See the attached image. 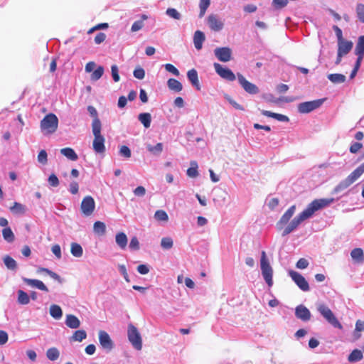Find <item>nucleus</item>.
Masks as SVG:
<instances>
[{"instance_id":"obj_50","label":"nucleus","mask_w":364,"mask_h":364,"mask_svg":"<svg viewBox=\"0 0 364 364\" xmlns=\"http://www.w3.org/2000/svg\"><path fill=\"white\" fill-rule=\"evenodd\" d=\"M38 161L45 165L48 162V154L47 152L45 150H41L38 155Z\"/></svg>"},{"instance_id":"obj_23","label":"nucleus","mask_w":364,"mask_h":364,"mask_svg":"<svg viewBox=\"0 0 364 364\" xmlns=\"http://www.w3.org/2000/svg\"><path fill=\"white\" fill-rule=\"evenodd\" d=\"M261 113L264 116L274 118L279 122H288L289 121V119L287 116L282 114L274 113L267 110H262Z\"/></svg>"},{"instance_id":"obj_51","label":"nucleus","mask_w":364,"mask_h":364,"mask_svg":"<svg viewBox=\"0 0 364 364\" xmlns=\"http://www.w3.org/2000/svg\"><path fill=\"white\" fill-rule=\"evenodd\" d=\"M48 182L52 187H57L59 186L60 181L55 174L52 173L49 176Z\"/></svg>"},{"instance_id":"obj_24","label":"nucleus","mask_w":364,"mask_h":364,"mask_svg":"<svg viewBox=\"0 0 364 364\" xmlns=\"http://www.w3.org/2000/svg\"><path fill=\"white\" fill-rule=\"evenodd\" d=\"M65 325L70 328H77L80 326L78 318L73 314L66 315Z\"/></svg>"},{"instance_id":"obj_5","label":"nucleus","mask_w":364,"mask_h":364,"mask_svg":"<svg viewBox=\"0 0 364 364\" xmlns=\"http://www.w3.org/2000/svg\"><path fill=\"white\" fill-rule=\"evenodd\" d=\"M321 315L334 328L342 329L343 326L332 311L325 304H320L317 307Z\"/></svg>"},{"instance_id":"obj_13","label":"nucleus","mask_w":364,"mask_h":364,"mask_svg":"<svg viewBox=\"0 0 364 364\" xmlns=\"http://www.w3.org/2000/svg\"><path fill=\"white\" fill-rule=\"evenodd\" d=\"M99 341L102 348L107 352H110L114 348V343L109 335L105 331H99Z\"/></svg>"},{"instance_id":"obj_10","label":"nucleus","mask_w":364,"mask_h":364,"mask_svg":"<svg viewBox=\"0 0 364 364\" xmlns=\"http://www.w3.org/2000/svg\"><path fill=\"white\" fill-rule=\"evenodd\" d=\"M213 66L216 73L222 78L228 81H234L236 79L235 75L230 69L225 68L218 63H215Z\"/></svg>"},{"instance_id":"obj_57","label":"nucleus","mask_w":364,"mask_h":364,"mask_svg":"<svg viewBox=\"0 0 364 364\" xmlns=\"http://www.w3.org/2000/svg\"><path fill=\"white\" fill-rule=\"evenodd\" d=\"M133 75L134 77L139 80H142L145 76V71L143 68H138L134 70Z\"/></svg>"},{"instance_id":"obj_37","label":"nucleus","mask_w":364,"mask_h":364,"mask_svg":"<svg viewBox=\"0 0 364 364\" xmlns=\"http://www.w3.org/2000/svg\"><path fill=\"white\" fill-rule=\"evenodd\" d=\"M191 167L186 171L187 175L191 178H196L198 176V163L196 161H191Z\"/></svg>"},{"instance_id":"obj_18","label":"nucleus","mask_w":364,"mask_h":364,"mask_svg":"<svg viewBox=\"0 0 364 364\" xmlns=\"http://www.w3.org/2000/svg\"><path fill=\"white\" fill-rule=\"evenodd\" d=\"M353 46L352 41L345 39L338 42V52L339 53V55H347L353 48Z\"/></svg>"},{"instance_id":"obj_30","label":"nucleus","mask_w":364,"mask_h":364,"mask_svg":"<svg viewBox=\"0 0 364 364\" xmlns=\"http://www.w3.org/2000/svg\"><path fill=\"white\" fill-rule=\"evenodd\" d=\"M60 153L70 161H76L78 159L77 154L72 148H63L60 149Z\"/></svg>"},{"instance_id":"obj_60","label":"nucleus","mask_w":364,"mask_h":364,"mask_svg":"<svg viewBox=\"0 0 364 364\" xmlns=\"http://www.w3.org/2000/svg\"><path fill=\"white\" fill-rule=\"evenodd\" d=\"M144 26V22L142 20L136 21L132 26L131 31L136 32L139 31Z\"/></svg>"},{"instance_id":"obj_64","label":"nucleus","mask_w":364,"mask_h":364,"mask_svg":"<svg viewBox=\"0 0 364 364\" xmlns=\"http://www.w3.org/2000/svg\"><path fill=\"white\" fill-rule=\"evenodd\" d=\"M279 205V199L277 198H270L268 201L267 205L271 209H274Z\"/></svg>"},{"instance_id":"obj_44","label":"nucleus","mask_w":364,"mask_h":364,"mask_svg":"<svg viewBox=\"0 0 364 364\" xmlns=\"http://www.w3.org/2000/svg\"><path fill=\"white\" fill-rule=\"evenodd\" d=\"M210 0H200L199 7L200 14L199 17L201 18L204 16L207 9L210 6Z\"/></svg>"},{"instance_id":"obj_19","label":"nucleus","mask_w":364,"mask_h":364,"mask_svg":"<svg viewBox=\"0 0 364 364\" xmlns=\"http://www.w3.org/2000/svg\"><path fill=\"white\" fill-rule=\"evenodd\" d=\"M23 281L26 284H28L32 287H36L41 291L48 292V287L43 284V282H41L38 279H28V278L23 277Z\"/></svg>"},{"instance_id":"obj_39","label":"nucleus","mask_w":364,"mask_h":364,"mask_svg":"<svg viewBox=\"0 0 364 364\" xmlns=\"http://www.w3.org/2000/svg\"><path fill=\"white\" fill-rule=\"evenodd\" d=\"M355 53L357 55L364 56V36H361L358 38L355 49Z\"/></svg>"},{"instance_id":"obj_25","label":"nucleus","mask_w":364,"mask_h":364,"mask_svg":"<svg viewBox=\"0 0 364 364\" xmlns=\"http://www.w3.org/2000/svg\"><path fill=\"white\" fill-rule=\"evenodd\" d=\"M146 148L149 152L152 155L159 156L163 151L164 144L161 142L157 143L156 145L146 144Z\"/></svg>"},{"instance_id":"obj_28","label":"nucleus","mask_w":364,"mask_h":364,"mask_svg":"<svg viewBox=\"0 0 364 364\" xmlns=\"http://www.w3.org/2000/svg\"><path fill=\"white\" fill-rule=\"evenodd\" d=\"M139 121L145 128H149L151 122V116L148 112L140 113L138 116Z\"/></svg>"},{"instance_id":"obj_38","label":"nucleus","mask_w":364,"mask_h":364,"mask_svg":"<svg viewBox=\"0 0 364 364\" xmlns=\"http://www.w3.org/2000/svg\"><path fill=\"white\" fill-rule=\"evenodd\" d=\"M4 262L7 269L10 270H16L17 269V262L9 255L4 257Z\"/></svg>"},{"instance_id":"obj_14","label":"nucleus","mask_w":364,"mask_h":364,"mask_svg":"<svg viewBox=\"0 0 364 364\" xmlns=\"http://www.w3.org/2000/svg\"><path fill=\"white\" fill-rule=\"evenodd\" d=\"M232 50L229 47H218L214 50V55L221 62H228L232 59Z\"/></svg>"},{"instance_id":"obj_47","label":"nucleus","mask_w":364,"mask_h":364,"mask_svg":"<svg viewBox=\"0 0 364 364\" xmlns=\"http://www.w3.org/2000/svg\"><path fill=\"white\" fill-rule=\"evenodd\" d=\"M173 242L171 237H163L161 242V246L165 250H169L173 247Z\"/></svg>"},{"instance_id":"obj_59","label":"nucleus","mask_w":364,"mask_h":364,"mask_svg":"<svg viewBox=\"0 0 364 364\" xmlns=\"http://www.w3.org/2000/svg\"><path fill=\"white\" fill-rule=\"evenodd\" d=\"M309 266V262L305 258H301L299 259L296 264V267L298 268V269H306L307 267Z\"/></svg>"},{"instance_id":"obj_16","label":"nucleus","mask_w":364,"mask_h":364,"mask_svg":"<svg viewBox=\"0 0 364 364\" xmlns=\"http://www.w3.org/2000/svg\"><path fill=\"white\" fill-rule=\"evenodd\" d=\"M207 23L210 28L213 31L218 32L224 27L223 22L217 15L215 14L209 15L207 19Z\"/></svg>"},{"instance_id":"obj_56","label":"nucleus","mask_w":364,"mask_h":364,"mask_svg":"<svg viewBox=\"0 0 364 364\" xmlns=\"http://www.w3.org/2000/svg\"><path fill=\"white\" fill-rule=\"evenodd\" d=\"M119 154L125 158L131 157L132 153L130 149L127 146H122L119 149Z\"/></svg>"},{"instance_id":"obj_11","label":"nucleus","mask_w":364,"mask_h":364,"mask_svg":"<svg viewBox=\"0 0 364 364\" xmlns=\"http://www.w3.org/2000/svg\"><path fill=\"white\" fill-rule=\"evenodd\" d=\"M95 208V202L90 196H85L81 203L80 209L83 215L90 216L92 214Z\"/></svg>"},{"instance_id":"obj_2","label":"nucleus","mask_w":364,"mask_h":364,"mask_svg":"<svg viewBox=\"0 0 364 364\" xmlns=\"http://www.w3.org/2000/svg\"><path fill=\"white\" fill-rule=\"evenodd\" d=\"M92 134L94 140L92 142V148L97 154H104L106 151L105 142V139L101 134L102 124L100 119H93L92 123Z\"/></svg>"},{"instance_id":"obj_52","label":"nucleus","mask_w":364,"mask_h":364,"mask_svg":"<svg viewBox=\"0 0 364 364\" xmlns=\"http://www.w3.org/2000/svg\"><path fill=\"white\" fill-rule=\"evenodd\" d=\"M112 77L114 82H119L120 77L119 75V68L117 65H112L111 67Z\"/></svg>"},{"instance_id":"obj_8","label":"nucleus","mask_w":364,"mask_h":364,"mask_svg":"<svg viewBox=\"0 0 364 364\" xmlns=\"http://www.w3.org/2000/svg\"><path fill=\"white\" fill-rule=\"evenodd\" d=\"M326 98H322L312 101L301 102L298 105V112L301 114L309 113L319 108L323 104Z\"/></svg>"},{"instance_id":"obj_42","label":"nucleus","mask_w":364,"mask_h":364,"mask_svg":"<svg viewBox=\"0 0 364 364\" xmlns=\"http://www.w3.org/2000/svg\"><path fill=\"white\" fill-rule=\"evenodd\" d=\"M47 358L52 360H56L60 356V352L56 348H50L46 352Z\"/></svg>"},{"instance_id":"obj_61","label":"nucleus","mask_w":364,"mask_h":364,"mask_svg":"<svg viewBox=\"0 0 364 364\" xmlns=\"http://www.w3.org/2000/svg\"><path fill=\"white\" fill-rule=\"evenodd\" d=\"M51 251L58 259H60L62 257L61 250L59 245L56 244L53 245Z\"/></svg>"},{"instance_id":"obj_33","label":"nucleus","mask_w":364,"mask_h":364,"mask_svg":"<svg viewBox=\"0 0 364 364\" xmlns=\"http://www.w3.org/2000/svg\"><path fill=\"white\" fill-rule=\"evenodd\" d=\"M18 299L17 301L19 304L26 305L30 302L29 295L23 290H18L17 291Z\"/></svg>"},{"instance_id":"obj_63","label":"nucleus","mask_w":364,"mask_h":364,"mask_svg":"<svg viewBox=\"0 0 364 364\" xmlns=\"http://www.w3.org/2000/svg\"><path fill=\"white\" fill-rule=\"evenodd\" d=\"M79 186L76 181H73L70 184L69 191L72 194H77L78 193Z\"/></svg>"},{"instance_id":"obj_22","label":"nucleus","mask_w":364,"mask_h":364,"mask_svg":"<svg viewBox=\"0 0 364 364\" xmlns=\"http://www.w3.org/2000/svg\"><path fill=\"white\" fill-rule=\"evenodd\" d=\"M205 40V36L203 32L200 31H196L193 35V43L194 46L197 50H200L203 46V43Z\"/></svg>"},{"instance_id":"obj_35","label":"nucleus","mask_w":364,"mask_h":364,"mask_svg":"<svg viewBox=\"0 0 364 364\" xmlns=\"http://www.w3.org/2000/svg\"><path fill=\"white\" fill-rule=\"evenodd\" d=\"M363 353L358 349L353 350L348 355V360L350 363H355L363 359Z\"/></svg>"},{"instance_id":"obj_6","label":"nucleus","mask_w":364,"mask_h":364,"mask_svg":"<svg viewBox=\"0 0 364 364\" xmlns=\"http://www.w3.org/2000/svg\"><path fill=\"white\" fill-rule=\"evenodd\" d=\"M58 119L55 114L50 113L45 116L41 122V128L47 134L55 132L58 128Z\"/></svg>"},{"instance_id":"obj_15","label":"nucleus","mask_w":364,"mask_h":364,"mask_svg":"<svg viewBox=\"0 0 364 364\" xmlns=\"http://www.w3.org/2000/svg\"><path fill=\"white\" fill-rule=\"evenodd\" d=\"M296 211V205H293L289 207L287 210L282 215L279 220L277 223L278 230H282L284 225H287Z\"/></svg>"},{"instance_id":"obj_12","label":"nucleus","mask_w":364,"mask_h":364,"mask_svg":"<svg viewBox=\"0 0 364 364\" xmlns=\"http://www.w3.org/2000/svg\"><path fill=\"white\" fill-rule=\"evenodd\" d=\"M237 77L240 85L247 93L255 95L259 92V88L255 84L247 80L242 74L237 73Z\"/></svg>"},{"instance_id":"obj_20","label":"nucleus","mask_w":364,"mask_h":364,"mask_svg":"<svg viewBox=\"0 0 364 364\" xmlns=\"http://www.w3.org/2000/svg\"><path fill=\"white\" fill-rule=\"evenodd\" d=\"M187 77L191 85L196 87L197 90H200V85L198 80V72L195 69H191L187 73Z\"/></svg>"},{"instance_id":"obj_9","label":"nucleus","mask_w":364,"mask_h":364,"mask_svg":"<svg viewBox=\"0 0 364 364\" xmlns=\"http://www.w3.org/2000/svg\"><path fill=\"white\" fill-rule=\"evenodd\" d=\"M289 275L301 290L303 291H309L310 290L308 282L300 273L294 270H289Z\"/></svg>"},{"instance_id":"obj_31","label":"nucleus","mask_w":364,"mask_h":364,"mask_svg":"<svg viewBox=\"0 0 364 364\" xmlns=\"http://www.w3.org/2000/svg\"><path fill=\"white\" fill-rule=\"evenodd\" d=\"M93 231L99 236L104 235L106 232L105 224L101 221H96L93 225Z\"/></svg>"},{"instance_id":"obj_45","label":"nucleus","mask_w":364,"mask_h":364,"mask_svg":"<svg viewBox=\"0 0 364 364\" xmlns=\"http://www.w3.org/2000/svg\"><path fill=\"white\" fill-rule=\"evenodd\" d=\"M166 14L175 20H180L181 18V14L176 9L173 8L167 9L166 11Z\"/></svg>"},{"instance_id":"obj_3","label":"nucleus","mask_w":364,"mask_h":364,"mask_svg":"<svg viewBox=\"0 0 364 364\" xmlns=\"http://www.w3.org/2000/svg\"><path fill=\"white\" fill-rule=\"evenodd\" d=\"M364 173V162L356 168L350 175L341 181L333 190L332 194L338 193L352 185Z\"/></svg>"},{"instance_id":"obj_53","label":"nucleus","mask_w":364,"mask_h":364,"mask_svg":"<svg viewBox=\"0 0 364 364\" xmlns=\"http://www.w3.org/2000/svg\"><path fill=\"white\" fill-rule=\"evenodd\" d=\"M356 12L358 19L364 23V5L359 4L357 5Z\"/></svg>"},{"instance_id":"obj_4","label":"nucleus","mask_w":364,"mask_h":364,"mask_svg":"<svg viewBox=\"0 0 364 364\" xmlns=\"http://www.w3.org/2000/svg\"><path fill=\"white\" fill-rule=\"evenodd\" d=\"M260 268L264 281L269 287H272L273 284V269L267 258V255L264 251H262L261 252Z\"/></svg>"},{"instance_id":"obj_46","label":"nucleus","mask_w":364,"mask_h":364,"mask_svg":"<svg viewBox=\"0 0 364 364\" xmlns=\"http://www.w3.org/2000/svg\"><path fill=\"white\" fill-rule=\"evenodd\" d=\"M26 210V208L24 205L17 202H15L11 208V210L16 213H24Z\"/></svg>"},{"instance_id":"obj_29","label":"nucleus","mask_w":364,"mask_h":364,"mask_svg":"<svg viewBox=\"0 0 364 364\" xmlns=\"http://www.w3.org/2000/svg\"><path fill=\"white\" fill-rule=\"evenodd\" d=\"M50 314L55 319L59 320L63 316V311L60 306L52 304L50 306Z\"/></svg>"},{"instance_id":"obj_21","label":"nucleus","mask_w":364,"mask_h":364,"mask_svg":"<svg viewBox=\"0 0 364 364\" xmlns=\"http://www.w3.org/2000/svg\"><path fill=\"white\" fill-rule=\"evenodd\" d=\"M350 257L354 262L363 264L364 262V252L362 248H354L350 252Z\"/></svg>"},{"instance_id":"obj_41","label":"nucleus","mask_w":364,"mask_h":364,"mask_svg":"<svg viewBox=\"0 0 364 364\" xmlns=\"http://www.w3.org/2000/svg\"><path fill=\"white\" fill-rule=\"evenodd\" d=\"M4 239L8 242H12L15 240V236L10 228H5L2 230Z\"/></svg>"},{"instance_id":"obj_34","label":"nucleus","mask_w":364,"mask_h":364,"mask_svg":"<svg viewBox=\"0 0 364 364\" xmlns=\"http://www.w3.org/2000/svg\"><path fill=\"white\" fill-rule=\"evenodd\" d=\"M70 252L75 257H80L83 254V250L81 245L76 242H72L70 245Z\"/></svg>"},{"instance_id":"obj_54","label":"nucleus","mask_w":364,"mask_h":364,"mask_svg":"<svg viewBox=\"0 0 364 364\" xmlns=\"http://www.w3.org/2000/svg\"><path fill=\"white\" fill-rule=\"evenodd\" d=\"M164 68L166 71L172 73L175 76H178L180 75L178 70L172 64H170V63L165 64Z\"/></svg>"},{"instance_id":"obj_26","label":"nucleus","mask_w":364,"mask_h":364,"mask_svg":"<svg viewBox=\"0 0 364 364\" xmlns=\"http://www.w3.org/2000/svg\"><path fill=\"white\" fill-rule=\"evenodd\" d=\"M115 242L120 249L124 250L127 245L128 238L125 233L118 232L115 235Z\"/></svg>"},{"instance_id":"obj_49","label":"nucleus","mask_w":364,"mask_h":364,"mask_svg":"<svg viewBox=\"0 0 364 364\" xmlns=\"http://www.w3.org/2000/svg\"><path fill=\"white\" fill-rule=\"evenodd\" d=\"M129 247L132 251H137L139 250V248H140L139 242L136 237H132L130 242H129Z\"/></svg>"},{"instance_id":"obj_36","label":"nucleus","mask_w":364,"mask_h":364,"mask_svg":"<svg viewBox=\"0 0 364 364\" xmlns=\"http://www.w3.org/2000/svg\"><path fill=\"white\" fill-rule=\"evenodd\" d=\"M87 337V333L85 330H77L75 331L73 335L70 337V341H78L81 342L82 340L85 339Z\"/></svg>"},{"instance_id":"obj_62","label":"nucleus","mask_w":364,"mask_h":364,"mask_svg":"<svg viewBox=\"0 0 364 364\" xmlns=\"http://www.w3.org/2000/svg\"><path fill=\"white\" fill-rule=\"evenodd\" d=\"M134 193L136 196L142 197L146 193V189L144 186H138L134 190Z\"/></svg>"},{"instance_id":"obj_40","label":"nucleus","mask_w":364,"mask_h":364,"mask_svg":"<svg viewBox=\"0 0 364 364\" xmlns=\"http://www.w3.org/2000/svg\"><path fill=\"white\" fill-rule=\"evenodd\" d=\"M38 272H46L51 278H53V279L56 280L60 284L63 283V279H62L57 273L50 270L49 269L44 268V267H41V268H39Z\"/></svg>"},{"instance_id":"obj_27","label":"nucleus","mask_w":364,"mask_h":364,"mask_svg":"<svg viewBox=\"0 0 364 364\" xmlns=\"http://www.w3.org/2000/svg\"><path fill=\"white\" fill-rule=\"evenodd\" d=\"M167 86L170 90L175 92H179L183 89L181 82L174 78H170L167 81Z\"/></svg>"},{"instance_id":"obj_55","label":"nucleus","mask_w":364,"mask_h":364,"mask_svg":"<svg viewBox=\"0 0 364 364\" xmlns=\"http://www.w3.org/2000/svg\"><path fill=\"white\" fill-rule=\"evenodd\" d=\"M288 4V0H273L272 5L277 9H280L285 7Z\"/></svg>"},{"instance_id":"obj_58","label":"nucleus","mask_w":364,"mask_h":364,"mask_svg":"<svg viewBox=\"0 0 364 364\" xmlns=\"http://www.w3.org/2000/svg\"><path fill=\"white\" fill-rule=\"evenodd\" d=\"M118 269L119 272L122 274L124 279L126 280V282H129V277L127 272V268L124 264H119Z\"/></svg>"},{"instance_id":"obj_17","label":"nucleus","mask_w":364,"mask_h":364,"mask_svg":"<svg viewBox=\"0 0 364 364\" xmlns=\"http://www.w3.org/2000/svg\"><path fill=\"white\" fill-rule=\"evenodd\" d=\"M295 316L303 321H308L310 320L311 314L305 306L300 304L295 309Z\"/></svg>"},{"instance_id":"obj_48","label":"nucleus","mask_w":364,"mask_h":364,"mask_svg":"<svg viewBox=\"0 0 364 364\" xmlns=\"http://www.w3.org/2000/svg\"><path fill=\"white\" fill-rule=\"evenodd\" d=\"M154 218L159 221H166L168 219L167 213L162 210H159L155 212Z\"/></svg>"},{"instance_id":"obj_43","label":"nucleus","mask_w":364,"mask_h":364,"mask_svg":"<svg viewBox=\"0 0 364 364\" xmlns=\"http://www.w3.org/2000/svg\"><path fill=\"white\" fill-rule=\"evenodd\" d=\"M104 73V68L102 66H98L91 74L90 79L92 81H97L102 76Z\"/></svg>"},{"instance_id":"obj_32","label":"nucleus","mask_w":364,"mask_h":364,"mask_svg":"<svg viewBox=\"0 0 364 364\" xmlns=\"http://www.w3.org/2000/svg\"><path fill=\"white\" fill-rule=\"evenodd\" d=\"M327 77L331 82L334 84L343 83L346 80V77L344 75L339 73L329 74L328 75Z\"/></svg>"},{"instance_id":"obj_1","label":"nucleus","mask_w":364,"mask_h":364,"mask_svg":"<svg viewBox=\"0 0 364 364\" xmlns=\"http://www.w3.org/2000/svg\"><path fill=\"white\" fill-rule=\"evenodd\" d=\"M334 201L333 198L316 199L310 203L307 207L297 216H296L284 229L282 235L283 237L288 235L294 232L300 225V224L306 219L310 218L314 213L327 205H329Z\"/></svg>"},{"instance_id":"obj_7","label":"nucleus","mask_w":364,"mask_h":364,"mask_svg":"<svg viewBox=\"0 0 364 364\" xmlns=\"http://www.w3.org/2000/svg\"><path fill=\"white\" fill-rule=\"evenodd\" d=\"M129 341L137 350L142 348V339L138 329L132 323L129 324L127 329Z\"/></svg>"}]
</instances>
